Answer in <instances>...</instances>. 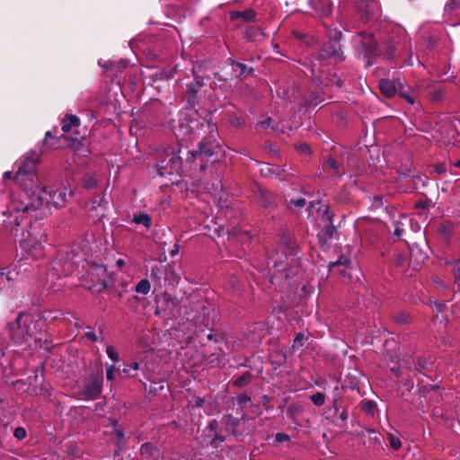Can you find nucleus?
<instances>
[{"label": "nucleus", "instance_id": "31", "mask_svg": "<svg viewBox=\"0 0 460 460\" xmlns=\"http://www.w3.org/2000/svg\"><path fill=\"white\" fill-rule=\"evenodd\" d=\"M148 395L155 396L159 391L164 390V382L152 383L149 388H146V383H142Z\"/></svg>", "mask_w": 460, "mask_h": 460}, {"label": "nucleus", "instance_id": "24", "mask_svg": "<svg viewBox=\"0 0 460 460\" xmlns=\"http://www.w3.org/2000/svg\"><path fill=\"white\" fill-rule=\"evenodd\" d=\"M133 222L137 225L144 226L146 229L150 228L152 225L151 217L148 214L143 212L134 215Z\"/></svg>", "mask_w": 460, "mask_h": 460}, {"label": "nucleus", "instance_id": "12", "mask_svg": "<svg viewBox=\"0 0 460 460\" xmlns=\"http://www.w3.org/2000/svg\"><path fill=\"white\" fill-rule=\"evenodd\" d=\"M355 41L361 45V49L367 55H377V42L373 35L367 32H360L355 37Z\"/></svg>", "mask_w": 460, "mask_h": 460}, {"label": "nucleus", "instance_id": "39", "mask_svg": "<svg viewBox=\"0 0 460 460\" xmlns=\"http://www.w3.org/2000/svg\"><path fill=\"white\" fill-rule=\"evenodd\" d=\"M98 183V181L94 175H88L84 181V186L86 189H93Z\"/></svg>", "mask_w": 460, "mask_h": 460}, {"label": "nucleus", "instance_id": "46", "mask_svg": "<svg viewBox=\"0 0 460 460\" xmlns=\"http://www.w3.org/2000/svg\"><path fill=\"white\" fill-rule=\"evenodd\" d=\"M229 121L232 125L235 127H243L244 125V119L242 117L233 116L229 119Z\"/></svg>", "mask_w": 460, "mask_h": 460}, {"label": "nucleus", "instance_id": "5", "mask_svg": "<svg viewBox=\"0 0 460 460\" xmlns=\"http://www.w3.org/2000/svg\"><path fill=\"white\" fill-rule=\"evenodd\" d=\"M329 36L332 39L328 42L324 43L320 49L319 58L320 59H330L334 58L336 61H343L344 56L341 51V46L339 40L341 37V32L334 30L331 31Z\"/></svg>", "mask_w": 460, "mask_h": 460}, {"label": "nucleus", "instance_id": "59", "mask_svg": "<svg viewBox=\"0 0 460 460\" xmlns=\"http://www.w3.org/2000/svg\"><path fill=\"white\" fill-rule=\"evenodd\" d=\"M204 403H205V400L203 398H198L195 401V406L198 407V408L203 407Z\"/></svg>", "mask_w": 460, "mask_h": 460}, {"label": "nucleus", "instance_id": "26", "mask_svg": "<svg viewBox=\"0 0 460 460\" xmlns=\"http://www.w3.org/2000/svg\"><path fill=\"white\" fill-rule=\"evenodd\" d=\"M6 352L4 349L0 348V367L4 368V371H6L8 368H10L12 371H16L17 367L14 365V362H9L7 358Z\"/></svg>", "mask_w": 460, "mask_h": 460}, {"label": "nucleus", "instance_id": "38", "mask_svg": "<svg viewBox=\"0 0 460 460\" xmlns=\"http://www.w3.org/2000/svg\"><path fill=\"white\" fill-rule=\"evenodd\" d=\"M429 305L432 308L436 309L437 312H438V313H442L447 307L446 302H444V301H438V300L430 299Z\"/></svg>", "mask_w": 460, "mask_h": 460}, {"label": "nucleus", "instance_id": "6", "mask_svg": "<svg viewBox=\"0 0 460 460\" xmlns=\"http://www.w3.org/2000/svg\"><path fill=\"white\" fill-rule=\"evenodd\" d=\"M74 270V262L68 258L64 252H59L57 258L52 261L51 268L48 272V279L55 276L58 278L66 277L70 275Z\"/></svg>", "mask_w": 460, "mask_h": 460}, {"label": "nucleus", "instance_id": "1", "mask_svg": "<svg viewBox=\"0 0 460 460\" xmlns=\"http://www.w3.org/2000/svg\"><path fill=\"white\" fill-rule=\"evenodd\" d=\"M37 161L38 155L31 152L17 162L18 171L14 179L21 184L22 190L12 197L8 211L29 213L42 207L46 191L37 181Z\"/></svg>", "mask_w": 460, "mask_h": 460}, {"label": "nucleus", "instance_id": "49", "mask_svg": "<svg viewBox=\"0 0 460 460\" xmlns=\"http://www.w3.org/2000/svg\"><path fill=\"white\" fill-rule=\"evenodd\" d=\"M322 102V100L318 97L315 93L310 94V99L308 100L307 105L308 106H316Z\"/></svg>", "mask_w": 460, "mask_h": 460}, {"label": "nucleus", "instance_id": "7", "mask_svg": "<svg viewBox=\"0 0 460 460\" xmlns=\"http://www.w3.org/2000/svg\"><path fill=\"white\" fill-rule=\"evenodd\" d=\"M181 158L178 152L166 151V158L157 164V172L160 176L179 173L181 169Z\"/></svg>", "mask_w": 460, "mask_h": 460}, {"label": "nucleus", "instance_id": "47", "mask_svg": "<svg viewBox=\"0 0 460 460\" xmlns=\"http://www.w3.org/2000/svg\"><path fill=\"white\" fill-rule=\"evenodd\" d=\"M326 165L327 167H329L331 170L333 171V173L336 174V173H339L337 172L338 168H339V164L332 158H329L327 161H326Z\"/></svg>", "mask_w": 460, "mask_h": 460}, {"label": "nucleus", "instance_id": "64", "mask_svg": "<svg viewBox=\"0 0 460 460\" xmlns=\"http://www.w3.org/2000/svg\"><path fill=\"white\" fill-rule=\"evenodd\" d=\"M116 367H115V365L112 364V365H106V372H111V373H114Z\"/></svg>", "mask_w": 460, "mask_h": 460}, {"label": "nucleus", "instance_id": "48", "mask_svg": "<svg viewBox=\"0 0 460 460\" xmlns=\"http://www.w3.org/2000/svg\"><path fill=\"white\" fill-rule=\"evenodd\" d=\"M289 439H290L289 435L283 433V432H279L275 436V440L279 443L288 442V441H289Z\"/></svg>", "mask_w": 460, "mask_h": 460}, {"label": "nucleus", "instance_id": "23", "mask_svg": "<svg viewBox=\"0 0 460 460\" xmlns=\"http://www.w3.org/2000/svg\"><path fill=\"white\" fill-rule=\"evenodd\" d=\"M241 18L247 22L252 21L255 18V11L252 8H249L243 12L236 11L231 13V19L233 21Z\"/></svg>", "mask_w": 460, "mask_h": 460}, {"label": "nucleus", "instance_id": "55", "mask_svg": "<svg viewBox=\"0 0 460 460\" xmlns=\"http://www.w3.org/2000/svg\"><path fill=\"white\" fill-rule=\"evenodd\" d=\"M434 171L438 174H443L447 172V165L446 164H438L434 166Z\"/></svg>", "mask_w": 460, "mask_h": 460}, {"label": "nucleus", "instance_id": "32", "mask_svg": "<svg viewBox=\"0 0 460 460\" xmlns=\"http://www.w3.org/2000/svg\"><path fill=\"white\" fill-rule=\"evenodd\" d=\"M362 410L368 415L374 416L376 408V403L374 401L368 400L362 402Z\"/></svg>", "mask_w": 460, "mask_h": 460}, {"label": "nucleus", "instance_id": "50", "mask_svg": "<svg viewBox=\"0 0 460 460\" xmlns=\"http://www.w3.org/2000/svg\"><path fill=\"white\" fill-rule=\"evenodd\" d=\"M399 94L402 97H403L408 102V103H410L411 105L414 104V98L411 94H409L406 92H404L403 88L399 90Z\"/></svg>", "mask_w": 460, "mask_h": 460}, {"label": "nucleus", "instance_id": "21", "mask_svg": "<svg viewBox=\"0 0 460 460\" xmlns=\"http://www.w3.org/2000/svg\"><path fill=\"white\" fill-rule=\"evenodd\" d=\"M230 67L234 73V76L236 78L252 71L251 68H248L246 65L235 61L231 62Z\"/></svg>", "mask_w": 460, "mask_h": 460}, {"label": "nucleus", "instance_id": "52", "mask_svg": "<svg viewBox=\"0 0 460 460\" xmlns=\"http://www.w3.org/2000/svg\"><path fill=\"white\" fill-rule=\"evenodd\" d=\"M290 204L296 208H303L305 205V200L303 198L291 199Z\"/></svg>", "mask_w": 460, "mask_h": 460}, {"label": "nucleus", "instance_id": "30", "mask_svg": "<svg viewBox=\"0 0 460 460\" xmlns=\"http://www.w3.org/2000/svg\"><path fill=\"white\" fill-rule=\"evenodd\" d=\"M151 289V284L148 279H141L135 287V291L137 294L146 295Z\"/></svg>", "mask_w": 460, "mask_h": 460}, {"label": "nucleus", "instance_id": "42", "mask_svg": "<svg viewBox=\"0 0 460 460\" xmlns=\"http://www.w3.org/2000/svg\"><path fill=\"white\" fill-rule=\"evenodd\" d=\"M292 33L296 38L304 40L306 44H311L313 42V38L309 37L308 35L303 32H300L298 31H293Z\"/></svg>", "mask_w": 460, "mask_h": 460}, {"label": "nucleus", "instance_id": "62", "mask_svg": "<svg viewBox=\"0 0 460 460\" xmlns=\"http://www.w3.org/2000/svg\"><path fill=\"white\" fill-rule=\"evenodd\" d=\"M388 54L391 56L395 51V45L394 43L387 46Z\"/></svg>", "mask_w": 460, "mask_h": 460}, {"label": "nucleus", "instance_id": "27", "mask_svg": "<svg viewBox=\"0 0 460 460\" xmlns=\"http://www.w3.org/2000/svg\"><path fill=\"white\" fill-rule=\"evenodd\" d=\"M453 271L455 276V284L457 285V290L455 292V298L460 295V259L453 262Z\"/></svg>", "mask_w": 460, "mask_h": 460}, {"label": "nucleus", "instance_id": "35", "mask_svg": "<svg viewBox=\"0 0 460 460\" xmlns=\"http://www.w3.org/2000/svg\"><path fill=\"white\" fill-rule=\"evenodd\" d=\"M115 435L117 438V447L118 450H121L123 445L125 444L126 438H125V433L120 429H115Z\"/></svg>", "mask_w": 460, "mask_h": 460}, {"label": "nucleus", "instance_id": "17", "mask_svg": "<svg viewBox=\"0 0 460 460\" xmlns=\"http://www.w3.org/2000/svg\"><path fill=\"white\" fill-rule=\"evenodd\" d=\"M217 427H218L217 420H213L208 423V425L206 427V429H205V431L208 433V434H207L208 436L213 435V438L211 439L210 444L215 448H217L219 447V445L222 444L226 439L225 436L217 434Z\"/></svg>", "mask_w": 460, "mask_h": 460}, {"label": "nucleus", "instance_id": "19", "mask_svg": "<svg viewBox=\"0 0 460 460\" xmlns=\"http://www.w3.org/2000/svg\"><path fill=\"white\" fill-rule=\"evenodd\" d=\"M80 125V119L75 115H66L62 120V130L67 133L73 128H77Z\"/></svg>", "mask_w": 460, "mask_h": 460}, {"label": "nucleus", "instance_id": "43", "mask_svg": "<svg viewBox=\"0 0 460 460\" xmlns=\"http://www.w3.org/2000/svg\"><path fill=\"white\" fill-rule=\"evenodd\" d=\"M389 443L391 447L394 450H398L402 447V442L399 438L393 435H391L389 438Z\"/></svg>", "mask_w": 460, "mask_h": 460}, {"label": "nucleus", "instance_id": "54", "mask_svg": "<svg viewBox=\"0 0 460 460\" xmlns=\"http://www.w3.org/2000/svg\"><path fill=\"white\" fill-rule=\"evenodd\" d=\"M350 263V261L349 259L346 258V257H340L339 260L335 262L332 263V266H338V265H344V266H347Z\"/></svg>", "mask_w": 460, "mask_h": 460}, {"label": "nucleus", "instance_id": "28", "mask_svg": "<svg viewBox=\"0 0 460 460\" xmlns=\"http://www.w3.org/2000/svg\"><path fill=\"white\" fill-rule=\"evenodd\" d=\"M252 377V374L246 371L234 381V385L238 388L244 387L251 383Z\"/></svg>", "mask_w": 460, "mask_h": 460}, {"label": "nucleus", "instance_id": "33", "mask_svg": "<svg viewBox=\"0 0 460 460\" xmlns=\"http://www.w3.org/2000/svg\"><path fill=\"white\" fill-rule=\"evenodd\" d=\"M306 341H307V337H305L303 332H298L293 341L292 348L299 349L305 345Z\"/></svg>", "mask_w": 460, "mask_h": 460}, {"label": "nucleus", "instance_id": "25", "mask_svg": "<svg viewBox=\"0 0 460 460\" xmlns=\"http://www.w3.org/2000/svg\"><path fill=\"white\" fill-rule=\"evenodd\" d=\"M246 37L251 41H260L265 37V34L260 28L252 27L246 31Z\"/></svg>", "mask_w": 460, "mask_h": 460}, {"label": "nucleus", "instance_id": "45", "mask_svg": "<svg viewBox=\"0 0 460 460\" xmlns=\"http://www.w3.org/2000/svg\"><path fill=\"white\" fill-rule=\"evenodd\" d=\"M453 299L455 303L452 305V312L456 316L460 315V294L457 298H455V295L453 296Z\"/></svg>", "mask_w": 460, "mask_h": 460}, {"label": "nucleus", "instance_id": "10", "mask_svg": "<svg viewBox=\"0 0 460 460\" xmlns=\"http://www.w3.org/2000/svg\"><path fill=\"white\" fill-rule=\"evenodd\" d=\"M102 378L99 376L92 375L84 380V399L94 400L102 393Z\"/></svg>", "mask_w": 460, "mask_h": 460}, {"label": "nucleus", "instance_id": "20", "mask_svg": "<svg viewBox=\"0 0 460 460\" xmlns=\"http://www.w3.org/2000/svg\"><path fill=\"white\" fill-rule=\"evenodd\" d=\"M222 422L226 425L227 432L234 433L240 424V420L231 414H226L223 416Z\"/></svg>", "mask_w": 460, "mask_h": 460}, {"label": "nucleus", "instance_id": "41", "mask_svg": "<svg viewBox=\"0 0 460 460\" xmlns=\"http://www.w3.org/2000/svg\"><path fill=\"white\" fill-rule=\"evenodd\" d=\"M339 399H340V388L337 385V386H335L334 391H333V401H332V409L334 410L335 412H338V411H339V404H338Z\"/></svg>", "mask_w": 460, "mask_h": 460}, {"label": "nucleus", "instance_id": "34", "mask_svg": "<svg viewBox=\"0 0 460 460\" xmlns=\"http://www.w3.org/2000/svg\"><path fill=\"white\" fill-rule=\"evenodd\" d=\"M312 402L316 406H322L325 402V395L321 393H315L310 396Z\"/></svg>", "mask_w": 460, "mask_h": 460}, {"label": "nucleus", "instance_id": "53", "mask_svg": "<svg viewBox=\"0 0 460 460\" xmlns=\"http://www.w3.org/2000/svg\"><path fill=\"white\" fill-rule=\"evenodd\" d=\"M394 234L397 237H401L402 234V228L401 226V223L399 221H394Z\"/></svg>", "mask_w": 460, "mask_h": 460}, {"label": "nucleus", "instance_id": "36", "mask_svg": "<svg viewBox=\"0 0 460 460\" xmlns=\"http://www.w3.org/2000/svg\"><path fill=\"white\" fill-rule=\"evenodd\" d=\"M106 354L113 361V363H117L119 360V354L115 347L112 345L107 346Z\"/></svg>", "mask_w": 460, "mask_h": 460}, {"label": "nucleus", "instance_id": "58", "mask_svg": "<svg viewBox=\"0 0 460 460\" xmlns=\"http://www.w3.org/2000/svg\"><path fill=\"white\" fill-rule=\"evenodd\" d=\"M270 122H271V119L270 118H267V119H263L262 121H261L260 125H261V128H267L268 127H270Z\"/></svg>", "mask_w": 460, "mask_h": 460}, {"label": "nucleus", "instance_id": "37", "mask_svg": "<svg viewBox=\"0 0 460 460\" xmlns=\"http://www.w3.org/2000/svg\"><path fill=\"white\" fill-rule=\"evenodd\" d=\"M198 155H205L208 156H211L213 155V152L209 147L207 146V143L202 140L199 145V150L196 152Z\"/></svg>", "mask_w": 460, "mask_h": 460}, {"label": "nucleus", "instance_id": "8", "mask_svg": "<svg viewBox=\"0 0 460 460\" xmlns=\"http://www.w3.org/2000/svg\"><path fill=\"white\" fill-rule=\"evenodd\" d=\"M288 256L284 253L276 252L272 256L267 259V267L270 270H273L271 281L273 279H287Z\"/></svg>", "mask_w": 460, "mask_h": 460}, {"label": "nucleus", "instance_id": "29", "mask_svg": "<svg viewBox=\"0 0 460 460\" xmlns=\"http://www.w3.org/2000/svg\"><path fill=\"white\" fill-rule=\"evenodd\" d=\"M273 200L274 197L270 192L267 190L261 191V194L259 196V203L261 204V206L268 208L272 204Z\"/></svg>", "mask_w": 460, "mask_h": 460}, {"label": "nucleus", "instance_id": "2", "mask_svg": "<svg viewBox=\"0 0 460 460\" xmlns=\"http://www.w3.org/2000/svg\"><path fill=\"white\" fill-rule=\"evenodd\" d=\"M7 219L3 220V225L13 233L16 240L19 242L20 248L24 252L23 257L26 259L38 260L44 256V243H47V234L40 230L32 232H20V226L24 215L27 213H17L8 211Z\"/></svg>", "mask_w": 460, "mask_h": 460}, {"label": "nucleus", "instance_id": "15", "mask_svg": "<svg viewBox=\"0 0 460 460\" xmlns=\"http://www.w3.org/2000/svg\"><path fill=\"white\" fill-rule=\"evenodd\" d=\"M310 5L316 15L327 17L332 12V3L331 0H310Z\"/></svg>", "mask_w": 460, "mask_h": 460}, {"label": "nucleus", "instance_id": "13", "mask_svg": "<svg viewBox=\"0 0 460 460\" xmlns=\"http://www.w3.org/2000/svg\"><path fill=\"white\" fill-rule=\"evenodd\" d=\"M202 86L203 84L197 76L194 77L191 83L187 84L185 93L188 97V104L190 108H194L198 103L197 93L200 91Z\"/></svg>", "mask_w": 460, "mask_h": 460}, {"label": "nucleus", "instance_id": "57", "mask_svg": "<svg viewBox=\"0 0 460 460\" xmlns=\"http://www.w3.org/2000/svg\"><path fill=\"white\" fill-rule=\"evenodd\" d=\"M332 84H335L338 87H341L343 85L342 81L336 76V75H332L329 79Z\"/></svg>", "mask_w": 460, "mask_h": 460}, {"label": "nucleus", "instance_id": "61", "mask_svg": "<svg viewBox=\"0 0 460 460\" xmlns=\"http://www.w3.org/2000/svg\"><path fill=\"white\" fill-rule=\"evenodd\" d=\"M13 172L8 171V172H5L4 173V181L11 180V179H13Z\"/></svg>", "mask_w": 460, "mask_h": 460}, {"label": "nucleus", "instance_id": "40", "mask_svg": "<svg viewBox=\"0 0 460 460\" xmlns=\"http://www.w3.org/2000/svg\"><path fill=\"white\" fill-rule=\"evenodd\" d=\"M139 369V363L137 362H134V363H131V364H128V365H125L124 368H123V372L129 377L133 376V375H131V371L132 370H138Z\"/></svg>", "mask_w": 460, "mask_h": 460}, {"label": "nucleus", "instance_id": "11", "mask_svg": "<svg viewBox=\"0 0 460 460\" xmlns=\"http://www.w3.org/2000/svg\"><path fill=\"white\" fill-rule=\"evenodd\" d=\"M358 12L364 22H368L379 14L380 5L377 0H360L358 4Z\"/></svg>", "mask_w": 460, "mask_h": 460}, {"label": "nucleus", "instance_id": "44", "mask_svg": "<svg viewBox=\"0 0 460 460\" xmlns=\"http://www.w3.org/2000/svg\"><path fill=\"white\" fill-rule=\"evenodd\" d=\"M27 432L24 428L17 427L13 431V436L19 440H22L26 438Z\"/></svg>", "mask_w": 460, "mask_h": 460}, {"label": "nucleus", "instance_id": "51", "mask_svg": "<svg viewBox=\"0 0 460 460\" xmlns=\"http://www.w3.org/2000/svg\"><path fill=\"white\" fill-rule=\"evenodd\" d=\"M296 149L301 154L309 155L311 153V149L306 144H300L296 146Z\"/></svg>", "mask_w": 460, "mask_h": 460}, {"label": "nucleus", "instance_id": "56", "mask_svg": "<svg viewBox=\"0 0 460 460\" xmlns=\"http://www.w3.org/2000/svg\"><path fill=\"white\" fill-rule=\"evenodd\" d=\"M85 336L93 342L98 341L97 334L88 327V331L85 332Z\"/></svg>", "mask_w": 460, "mask_h": 460}, {"label": "nucleus", "instance_id": "3", "mask_svg": "<svg viewBox=\"0 0 460 460\" xmlns=\"http://www.w3.org/2000/svg\"><path fill=\"white\" fill-rule=\"evenodd\" d=\"M10 335L14 343L30 347V340L37 335L36 323L29 315L20 313L15 322L10 324Z\"/></svg>", "mask_w": 460, "mask_h": 460}, {"label": "nucleus", "instance_id": "9", "mask_svg": "<svg viewBox=\"0 0 460 460\" xmlns=\"http://www.w3.org/2000/svg\"><path fill=\"white\" fill-rule=\"evenodd\" d=\"M43 189L46 191L43 203L46 202L48 205H52L56 208L65 207L68 202V199L73 195V190L67 188L51 189L49 190L44 187Z\"/></svg>", "mask_w": 460, "mask_h": 460}, {"label": "nucleus", "instance_id": "18", "mask_svg": "<svg viewBox=\"0 0 460 460\" xmlns=\"http://www.w3.org/2000/svg\"><path fill=\"white\" fill-rule=\"evenodd\" d=\"M454 233V226L449 222L441 223L437 228V235L440 242L448 243Z\"/></svg>", "mask_w": 460, "mask_h": 460}, {"label": "nucleus", "instance_id": "16", "mask_svg": "<svg viewBox=\"0 0 460 460\" xmlns=\"http://www.w3.org/2000/svg\"><path fill=\"white\" fill-rule=\"evenodd\" d=\"M397 86H399V89L403 88V85L402 83L398 81H390L387 79H382L379 82V87L382 92V93L386 97H392L397 93Z\"/></svg>", "mask_w": 460, "mask_h": 460}, {"label": "nucleus", "instance_id": "60", "mask_svg": "<svg viewBox=\"0 0 460 460\" xmlns=\"http://www.w3.org/2000/svg\"><path fill=\"white\" fill-rule=\"evenodd\" d=\"M349 418V413L346 410H343L341 413H340V419L343 421L347 420Z\"/></svg>", "mask_w": 460, "mask_h": 460}, {"label": "nucleus", "instance_id": "22", "mask_svg": "<svg viewBox=\"0 0 460 460\" xmlns=\"http://www.w3.org/2000/svg\"><path fill=\"white\" fill-rule=\"evenodd\" d=\"M236 401L238 406L240 407V418L242 420H246L247 416L244 413L243 409L252 404L251 397L247 394H240L237 396Z\"/></svg>", "mask_w": 460, "mask_h": 460}, {"label": "nucleus", "instance_id": "63", "mask_svg": "<svg viewBox=\"0 0 460 460\" xmlns=\"http://www.w3.org/2000/svg\"><path fill=\"white\" fill-rule=\"evenodd\" d=\"M178 252H179V245H178V244H175V245H174V247H173V249L170 252V255H171L172 257H173V256L177 255V254H178Z\"/></svg>", "mask_w": 460, "mask_h": 460}, {"label": "nucleus", "instance_id": "14", "mask_svg": "<svg viewBox=\"0 0 460 460\" xmlns=\"http://www.w3.org/2000/svg\"><path fill=\"white\" fill-rule=\"evenodd\" d=\"M140 456L142 460H163L161 450L151 443H144L140 447Z\"/></svg>", "mask_w": 460, "mask_h": 460}, {"label": "nucleus", "instance_id": "4", "mask_svg": "<svg viewBox=\"0 0 460 460\" xmlns=\"http://www.w3.org/2000/svg\"><path fill=\"white\" fill-rule=\"evenodd\" d=\"M196 117L190 119L187 122H181L180 125V131L182 134L200 135L201 133H208V139L216 141L217 137V126L207 119H199Z\"/></svg>", "mask_w": 460, "mask_h": 460}]
</instances>
